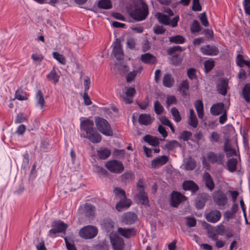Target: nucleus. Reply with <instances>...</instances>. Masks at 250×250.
I'll return each instance as SVG.
<instances>
[{
  "label": "nucleus",
  "mask_w": 250,
  "mask_h": 250,
  "mask_svg": "<svg viewBox=\"0 0 250 250\" xmlns=\"http://www.w3.org/2000/svg\"><path fill=\"white\" fill-rule=\"evenodd\" d=\"M224 150L229 156L236 155L237 153L236 150L234 148H232L228 142H226L225 144Z\"/></svg>",
  "instance_id": "40"
},
{
  "label": "nucleus",
  "mask_w": 250,
  "mask_h": 250,
  "mask_svg": "<svg viewBox=\"0 0 250 250\" xmlns=\"http://www.w3.org/2000/svg\"><path fill=\"white\" fill-rule=\"evenodd\" d=\"M192 134L190 132L188 131H184L182 132L179 137V139L183 141H188L191 137Z\"/></svg>",
  "instance_id": "49"
},
{
  "label": "nucleus",
  "mask_w": 250,
  "mask_h": 250,
  "mask_svg": "<svg viewBox=\"0 0 250 250\" xmlns=\"http://www.w3.org/2000/svg\"><path fill=\"white\" fill-rule=\"evenodd\" d=\"M53 57L60 64H65L66 60L64 56L57 52H54L52 54Z\"/></svg>",
  "instance_id": "39"
},
{
  "label": "nucleus",
  "mask_w": 250,
  "mask_h": 250,
  "mask_svg": "<svg viewBox=\"0 0 250 250\" xmlns=\"http://www.w3.org/2000/svg\"><path fill=\"white\" fill-rule=\"evenodd\" d=\"M105 167L111 172L115 174H120L124 170L123 164L120 161L112 160L107 161L105 164Z\"/></svg>",
  "instance_id": "4"
},
{
  "label": "nucleus",
  "mask_w": 250,
  "mask_h": 250,
  "mask_svg": "<svg viewBox=\"0 0 250 250\" xmlns=\"http://www.w3.org/2000/svg\"><path fill=\"white\" fill-rule=\"evenodd\" d=\"M131 204V201L130 199L125 198H121L120 201L116 204V208L119 211H122L125 208H128Z\"/></svg>",
  "instance_id": "18"
},
{
  "label": "nucleus",
  "mask_w": 250,
  "mask_h": 250,
  "mask_svg": "<svg viewBox=\"0 0 250 250\" xmlns=\"http://www.w3.org/2000/svg\"><path fill=\"white\" fill-rule=\"evenodd\" d=\"M136 8L131 12V16L137 21H143L146 18L148 14V7L143 0H135Z\"/></svg>",
  "instance_id": "1"
},
{
  "label": "nucleus",
  "mask_w": 250,
  "mask_h": 250,
  "mask_svg": "<svg viewBox=\"0 0 250 250\" xmlns=\"http://www.w3.org/2000/svg\"><path fill=\"white\" fill-rule=\"evenodd\" d=\"M31 58L34 62H40L42 60L43 57L41 54L36 53L32 55Z\"/></svg>",
  "instance_id": "50"
},
{
  "label": "nucleus",
  "mask_w": 250,
  "mask_h": 250,
  "mask_svg": "<svg viewBox=\"0 0 250 250\" xmlns=\"http://www.w3.org/2000/svg\"><path fill=\"white\" fill-rule=\"evenodd\" d=\"M216 231L217 234L223 235L225 232V226L221 223L217 226Z\"/></svg>",
  "instance_id": "56"
},
{
  "label": "nucleus",
  "mask_w": 250,
  "mask_h": 250,
  "mask_svg": "<svg viewBox=\"0 0 250 250\" xmlns=\"http://www.w3.org/2000/svg\"><path fill=\"white\" fill-rule=\"evenodd\" d=\"M201 30V26L197 21L194 20L190 27V31L192 33L198 32Z\"/></svg>",
  "instance_id": "46"
},
{
  "label": "nucleus",
  "mask_w": 250,
  "mask_h": 250,
  "mask_svg": "<svg viewBox=\"0 0 250 250\" xmlns=\"http://www.w3.org/2000/svg\"><path fill=\"white\" fill-rule=\"evenodd\" d=\"M213 200L219 206L224 207L227 202L228 198L227 195L222 191H218L214 193Z\"/></svg>",
  "instance_id": "8"
},
{
  "label": "nucleus",
  "mask_w": 250,
  "mask_h": 250,
  "mask_svg": "<svg viewBox=\"0 0 250 250\" xmlns=\"http://www.w3.org/2000/svg\"><path fill=\"white\" fill-rule=\"evenodd\" d=\"M26 120V116L22 113H19L17 115L15 122L16 124L21 123Z\"/></svg>",
  "instance_id": "54"
},
{
  "label": "nucleus",
  "mask_w": 250,
  "mask_h": 250,
  "mask_svg": "<svg viewBox=\"0 0 250 250\" xmlns=\"http://www.w3.org/2000/svg\"><path fill=\"white\" fill-rule=\"evenodd\" d=\"M185 199V196L179 192L173 191L171 193L170 204L173 207H177Z\"/></svg>",
  "instance_id": "13"
},
{
  "label": "nucleus",
  "mask_w": 250,
  "mask_h": 250,
  "mask_svg": "<svg viewBox=\"0 0 250 250\" xmlns=\"http://www.w3.org/2000/svg\"><path fill=\"white\" fill-rule=\"evenodd\" d=\"M200 51L204 55L214 56L219 53L218 48L214 45H205L202 46Z\"/></svg>",
  "instance_id": "9"
},
{
  "label": "nucleus",
  "mask_w": 250,
  "mask_h": 250,
  "mask_svg": "<svg viewBox=\"0 0 250 250\" xmlns=\"http://www.w3.org/2000/svg\"><path fill=\"white\" fill-rule=\"evenodd\" d=\"M111 154L110 150L106 148L101 147L97 150V155L101 159H106Z\"/></svg>",
  "instance_id": "28"
},
{
  "label": "nucleus",
  "mask_w": 250,
  "mask_h": 250,
  "mask_svg": "<svg viewBox=\"0 0 250 250\" xmlns=\"http://www.w3.org/2000/svg\"><path fill=\"white\" fill-rule=\"evenodd\" d=\"M53 226L57 229L59 232H64L67 227L66 224L61 221L55 222Z\"/></svg>",
  "instance_id": "37"
},
{
  "label": "nucleus",
  "mask_w": 250,
  "mask_h": 250,
  "mask_svg": "<svg viewBox=\"0 0 250 250\" xmlns=\"http://www.w3.org/2000/svg\"><path fill=\"white\" fill-rule=\"evenodd\" d=\"M60 77V72L58 70L57 71L54 68L47 75V78L49 80L54 83H56L59 82Z\"/></svg>",
  "instance_id": "24"
},
{
  "label": "nucleus",
  "mask_w": 250,
  "mask_h": 250,
  "mask_svg": "<svg viewBox=\"0 0 250 250\" xmlns=\"http://www.w3.org/2000/svg\"><path fill=\"white\" fill-rule=\"evenodd\" d=\"M163 83L165 86L170 87L174 83V80L170 74H167L164 76Z\"/></svg>",
  "instance_id": "32"
},
{
  "label": "nucleus",
  "mask_w": 250,
  "mask_h": 250,
  "mask_svg": "<svg viewBox=\"0 0 250 250\" xmlns=\"http://www.w3.org/2000/svg\"><path fill=\"white\" fill-rule=\"evenodd\" d=\"M192 10L194 11H200L201 10L199 0H193Z\"/></svg>",
  "instance_id": "55"
},
{
  "label": "nucleus",
  "mask_w": 250,
  "mask_h": 250,
  "mask_svg": "<svg viewBox=\"0 0 250 250\" xmlns=\"http://www.w3.org/2000/svg\"><path fill=\"white\" fill-rule=\"evenodd\" d=\"M200 20L202 24L204 26L207 27L208 25V22L205 13L201 14V16L200 17Z\"/></svg>",
  "instance_id": "59"
},
{
  "label": "nucleus",
  "mask_w": 250,
  "mask_h": 250,
  "mask_svg": "<svg viewBox=\"0 0 250 250\" xmlns=\"http://www.w3.org/2000/svg\"><path fill=\"white\" fill-rule=\"evenodd\" d=\"M168 160V158L166 155L158 157L151 162V167L155 168H158L166 164Z\"/></svg>",
  "instance_id": "15"
},
{
  "label": "nucleus",
  "mask_w": 250,
  "mask_h": 250,
  "mask_svg": "<svg viewBox=\"0 0 250 250\" xmlns=\"http://www.w3.org/2000/svg\"><path fill=\"white\" fill-rule=\"evenodd\" d=\"M124 94L119 93V96L125 104H131L132 103V97L136 93L135 89L133 87H129L126 90H123Z\"/></svg>",
  "instance_id": "7"
},
{
  "label": "nucleus",
  "mask_w": 250,
  "mask_h": 250,
  "mask_svg": "<svg viewBox=\"0 0 250 250\" xmlns=\"http://www.w3.org/2000/svg\"><path fill=\"white\" fill-rule=\"evenodd\" d=\"M245 61L243 59V56L238 54L236 58V62L237 64L242 67L245 65Z\"/></svg>",
  "instance_id": "52"
},
{
  "label": "nucleus",
  "mask_w": 250,
  "mask_h": 250,
  "mask_svg": "<svg viewBox=\"0 0 250 250\" xmlns=\"http://www.w3.org/2000/svg\"><path fill=\"white\" fill-rule=\"evenodd\" d=\"M35 100L36 106L42 109L45 105V102L43 94L41 90H38L36 93Z\"/></svg>",
  "instance_id": "17"
},
{
  "label": "nucleus",
  "mask_w": 250,
  "mask_h": 250,
  "mask_svg": "<svg viewBox=\"0 0 250 250\" xmlns=\"http://www.w3.org/2000/svg\"><path fill=\"white\" fill-rule=\"evenodd\" d=\"M224 110V104L223 103H219L213 104L210 108L211 114L218 115L222 113Z\"/></svg>",
  "instance_id": "23"
},
{
  "label": "nucleus",
  "mask_w": 250,
  "mask_h": 250,
  "mask_svg": "<svg viewBox=\"0 0 250 250\" xmlns=\"http://www.w3.org/2000/svg\"><path fill=\"white\" fill-rule=\"evenodd\" d=\"M203 179L206 187L212 191L214 188V183L209 173L205 172L203 175Z\"/></svg>",
  "instance_id": "20"
},
{
  "label": "nucleus",
  "mask_w": 250,
  "mask_h": 250,
  "mask_svg": "<svg viewBox=\"0 0 250 250\" xmlns=\"http://www.w3.org/2000/svg\"><path fill=\"white\" fill-rule=\"evenodd\" d=\"M144 140L153 146H156L158 144V140L151 136H146Z\"/></svg>",
  "instance_id": "45"
},
{
  "label": "nucleus",
  "mask_w": 250,
  "mask_h": 250,
  "mask_svg": "<svg viewBox=\"0 0 250 250\" xmlns=\"http://www.w3.org/2000/svg\"><path fill=\"white\" fill-rule=\"evenodd\" d=\"M118 232L122 236L127 238L134 236L136 233V230L134 228L126 229L118 228Z\"/></svg>",
  "instance_id": "16"
},
{
  "label": "nucleus",
  "mask_w": 250,
  "mask_h": 250,
  "mask_svg": "<svg viewBox=\"0 0 250 250\" xmlns=\"http://www.w3.org/2000/svg\"><path fill=\"white\" fill-rule=\"evenodd\" d=\"M195 166V160L191 157L187 159L185 161V167L187 170H192Z\"/></svg>",
  "instance_id": "36"
},
{
  "label": "nucleus",
  "mask_w": 250,
  "mask_h": 250,
  "mask_svg": "<svg viewBox=\"0 0 250 250\" xmlns=\"http://www.w3.org/2000/svg\"><path fill=\"white\" fill-rule=\"evenodd\" d=\"M221 216L222 215L220 211L217 209L211 210L206 214L207 220L212 223L218 222L220 220Z\"/></svg>",
  "instance_id": "10"
},
{
  "label": "nucleus",
  "mask_w": 250,
  "mask_h": 250,
  "mask_svg": "<svg viewBox=\"0 0 250 250\" xmlns=\"http://www.w3.org/2000/svg\"><path fill=\"white\" fill-rule=\"evenodd\" d=\"M84 211L87 216H92L93 215L94 207L90 204H86L84 205Z\"/></svg>",
  "instance_id": "43"
},
{
  "label": "nucleus",
  "mask_w": 250,
  "mask_h": 250,
  "mask_svg": "<svg viewBox=\"0 0 250 250\" xmlns=\"http://www.w3.org/2000/svg\"><path fill=\"white\" fill-rule=\"evenodd\" d=\"M176 102V99L172 95L168 96L167 99V104L168 106Z\"/></svg>",
  "instance_id": "63"
},
{
  "label": "nucleus",
  "mask_w": 250,
  "mask_h": 250,
  "mask_svg": "<svg viewBox=\"0 0 250 250\" xmlns=\"http://www.w3.org/2000/svg\"><path fill=\"white\" fill-rule=\"evenodd\" d=\"M205 200L204 199L200 200L198 197L196 200V205L198 208H202L205 205Z\"/></svg>",
  "instance_id": "57"
},
{
  "label": "nucleus",
  "mask_w": 250,
  "mask_h": 250,
  "mask_svg": "<svg viewBox=\"0 0 250 250\" xmlns=\"http://www.w3.org/2000/svg\"><path fill=\"white\" fill-rule=\"evenodd\" d=\"M183 189L185 190H191L192 191H196L198 187L192 181H186L183 183Z\"/></svg>",
  "instance_id": "29"
},
{
  "label": "nucleus",
  "mask_w": 250,
  "mask_h": 250,
  "mask_svg": "<svg viewBox=\"0 0 250 250\" xmlns=\"http://www.w3.org/2000/svg\"><path fill=\"white\" fill-rule=\"evenodd\" d=\"M187 224L189 227H194L196 224V220L194 218H187Z\"/></svg>",
  "instance_id": "62"
},
{
  "label": "nucleus",
  "mask_w": 250,
  "mask_h": 250,
  "mask_svg": "<svg viewBox=\"0 0 250 250\" xmlns=\"http://www.w3.org/2000/svg\"><path fill=\"white\" fill-rule=\"evenodd\" d=\"M153 31L156 34H161L165 32V29L163 26L157 25L153 27Z\"/></svg>",
  "instance_id": "58"
},
{
  "label": "nucleus",
  "mask_w": 250,
  "mask_h": 250,
  "mask_svg": "<svg viewBox=\"0 0 250 250\" xmlns=\"http://www.w3.org/2000/svg\"><path fill=\"white\" fill-rule=\"evenodd\" d=\"M188 124L193 128L197 127L198 124V119L193 109L189 110V116L188 120Z\"/></svg>",
  "instance_id": "26"
},
{
  "label": "nucleus",
  "mask_w": 250,
  "mask_h": 250,
  "mask_svg": "<svg viewBox=\"0 0 250 250\" xmlns=\"http://www.w3.org/2000/svg\"><path fill=\"white\" fill-rule=\"evenodd\" d=\"M137 218L136 215L131 212L125 213L122 216V221L126 225H130L135 222Z\"/></svg>",
  "instance_id": "14"
},
{
  "label": "nucleus",
  "mask_w": 250,
  "mask_h": 250,
  "mask_svg": "<svg viewBox=\"0 0 250 250\" xmlns=\"http://www.w3.org/2000/svg\"><path fill=\"white\" fill-rule=\"evenodd\" d=\"M15 98L21 101L27 99L26 94L20 90H18L16 92Z\"/></svg>",
  "instance_id": "48"
},
{
  "label": "nucleus",
  "mask_w": 250,
  "mask_h": 250,
  "mask_svg": "<svg viewBox=\"0 0 250 250\" xmlns=\"http://www.w3.org/2000/svg\"><path fill=\"white\" fill-rule=\"evenodd\" d=\"M115 196L119 198H125V191L119 188H115L114 190Z\"/></svg>",
  "instance_id": "44"
},
{
  "label": "nucleus",
  "mask_w": 250,
  "mask_h": 250,
  "mask_svg": "<svg viewBox=\"0 0 250 250\" xmlns=\"http://www.w3.org/2000/svg\"><path fill=\"white\" fill-rule=\"evenodd\" d=\"M223 158L224 156L222 154L217 155L213 152H209L207 154V158L205 156L202 157V163L206 167L209 166L208 161L212 164L215 163L222 164Z\"/></svg>",
  "instance_id": "3"
},
{
  "label": "nucleus",
  "mask_w": 250,
  "mask_h": 250,
  "mask_svg": "<svg viewBox=\"0 0 250 250\" xmlns=\"http://www.w3.org/2000/svg\"><path fill=\"white\" fill-rule=\"evenodd\" d=\"M228 83L225 80H220L217 83V89L218 92L223 95H225L227 93L228 89Z\"/></svg>",
  "instance_id": "21"
},
{
  "label": "nucleus",
  "mask_w": 250,
  "mask_h": 250,
  "mask_svg": "<svg viewBox=\"0 0 250 250\" xmlns=\"http://www.w3.org/2000/svg\"><path fill=\"white\" fill-rule=\"evenodd\" d=\"M187 74L188 78L191 80H196V70L194 68H190L188 70Z\"/></svg>",
  "instance_id": "53"
},
{
  "label": "nucleus",
  "mask_w": 250,
  "mask_h": 250,
  "mask_svg": "<svg viewBox=\"0 0 250 250\" xmlns=\"http://www.w3.org/2000/svg\"><path fill=\"white\" fill-rule=\"evenodd\" d=\"M98 232L96 227L88 225L82 228L79 231V234L83 238L91 239L97 235Z\"/></svg>",
  "instance_id": "5"
},
{
  "label": "nucleus",
  "mask_w": 250,
  "mask_h": 250,
  "mask_svg": "<svg viewBox=\"0 0 250 250\" xmlns=\"http://www.w3.org/2000/svg\"><path fill=\"white\" fill-rule=\"evenodd\" d=\"M136 75V72L135 71L130 72L126 76V80L127 82L132 81Z\"/></svg>",
  "instance_id": "64"
},
{
  "label": "nucleus",
  "mask_w": 250,
  "mask_h": 250,
  "mask_svg": "<svg viewBox=\"0 0 250 250\" xmlns=\"http://www.w3.org/2000/svg\"><path fill=\"white\" fill-rule=\"evenodd\" d=\"M83 137L88 139L93 143H98L101 142L102 139L101 136L95 131L87 135H83Z\"/></svg>",
  "instance_id": "22"
},
{
  "label": "nucleus",
  "mask_w": 250,
  "mask_h": 250,
  "mask_svg": "<svg viewBox=\"0 0 250 250\" xmlns=\"http://www.w3.org/2000/svg\"><path fill=\"white\" fill-rule=\"evenodd\" d=\"M110 242L114 250H123L125 247L124 240L116 234L110 235Z\"/></svg>",
  "instance_id": "6"
},
{
  "label": "nucleus",
  "mask_w": 250,
  "mask_h": 250,
  "mask_svg": "<svg viewBox=\"0 0 250 250\" xmlns=\"http://www.w3.org/2000/svg\"><path fill=\"white\" fill-rule=\"evenodd\" d=\"M95 123L98 130L106 136L113 134L111 126L108 122L104 119L98 117L95 120Z\"/></svg>",
  "instance_id": "2"
},
{
  "label": "nucleus",
  "mask_w": 250,
  "mask_h": 250,
  "mask_svg": "<svg viewBox=\"0 0 250 250\" xmlns=\"http://www.w3.org/2000/svg\"><path fill=\"white\" fill-rule=\"evenodd\" d=\"M156 16L160 23L165 25H169L170 16L161 13H157Z\"/></svg>",
  "instance_id": "31"
},
{
  "label": "nucleus",
  "mask_w": 250,
  "mask_h": 250,
  "mask_svg": "<svg viewBox=\"0 0 250 250\" xmlns=\"http://www.w3.org/2000/svg\"><path fill=\"white\" fill-rule=\"evenodd\" d=\"M244 98L248 103L250 102V84L247 83L244 87L242 91Z\"/></svg>",
  "instance_id": "34"
},
{
  "label": "nucleus",
  "mask_w": 250,
  "mask_h": 250,
  "mask_svg": "<svg viewBox=\"0 0 250 250\" xmlns=\"http://www.w3.org/2000/svg\"><path fill=\"white\" fill-rule=\"evenodd\" d=\"M215 62L211 59H210L208 60L205 61L204 62L205 71L207 73L209 72L213 68Z\"/></svg>",
  "instance_id": "41"
},
{
  "label": "nucleus",
  "mask_w": 250,
  "mask_h": 250,
  "mask_svg": "<svg viewBox=\"0 0 250 250\" xmlns=\"http://www.w3.org/2000/svg\"><path fill=\"white\" fill-rule=\"evenodd\" d=\"M141 60L143 62L148 64H154L157 61L156 58L150 53L142 55Z\"/></svg>",
  "instance_id": "25"
},
{
  "label": "nucleus",
  "mask_w": 250,
  "mask_h": 250,
  "mask_svg": "<svg viewBox=\"0 0 250 250\" xmlns=\"http://www.w3.org/2000/svg\"><path fill=\"white\" fill-rule=\"evenodd\" d=\"M127 45L128 47L130 49H134L136 45V41L133 38H130L127 40Z\"/></svg>",
  "instance_id": "61"
},
{
  "label": "nucleus",
  "mask_w": 250,
  "mask_h": 250,
  "mask_svg": "<svg viewBox=\"0 0 250 250\" xmlns=\"http://www.w3.org/2000/svg\"><path fill=\"white\" fill-rule=\"evenodd\" d=\"M112 6L110 0H100L98 2V7L102 9H109Z\"/></svg>",
  "instance_id": "35"
},
{
  "label": "nucleus",
  "mask_w": 250,
  "mask_h": 250,
  "mask_svg": "<svg viewBox=\"0 0 250 250\" xmlns=\"http://www.w3.org/2000/svg\"><path fill=\"white\" fill-rule=\"evenodd\" d=\"M136 200L143 205L147 206L148 205L149 200L146 194L144 191L139 192L136 195Z\"/></svg>",
  "instance_id": "27"
},
{
  "label": "nucleus",
  "mask_w": 250,
  "mask_h": 250,
  "mask_svg": "<svg viewBox=\"0 0 250 250\" xmlns=\"http://www.w3.org/2000/svg\"><path fill=\"white\" fill-rule=\"evenodd\" d=\"M154 120V118L149 114H141L139 115L138 121L139 123L145 125H150Z\"/></svg>",
  "instance_id": "19"
},
{
  "label": "nucleus",
  "mask_w": 250,
  "mask_h": 250,
  "mask_svg": "<svg viewBox=\"0 0 250 250\" xmlns=\"http://www.w3.org/2000/svg\"><path fill=\"white\" fill-rule=\"evenodd\" d=\"M114 226V222L110 220H106L104 223V227L107 231L110 232L112 230Z\"/></svg>",
  "instance_id": "51"
},
{
  "label": "nucleus",
  "mask_w": 250,
  "mask_h": 250,
  "mask_svg": "<svg viewBox=\"0 0 250 250\" xmlns=\"http://www.w3.org/2000/svg\"><path fill=\"white\" fill-rule=\"evenodd\" d=\"M90 83H91L90 79L88 77H85L84 80V82H83V84H84V91H85L84 92L88 91V90L89 88V87H90Z\"/></svg>",
  "instance_id": "60"
},
{
  "label": "nucleus",
  "mask_w": 250,
  "mask_h": 250,
  "mask_svg": "<svg viewBox=\"0 0 250 250\" xmlns=\"http://www.w3.org/2000/svg\"><path fill=\"white\" fill-rule=\"evenodd\" d=\"M80 127L82 130L85 132L86 135H87L94 131V122L90 119H86L81 121Z\"/></svg>",
  "instance_id": "11"
},
{
  "label": "nucleus",
  "mask_w": 250,
  "mask_h": 250,
  "mask_svg": "<svg viewBox=\"0 0 250 250\" xmlns=\"http://www.w3.org/2000/svg\"><path fill=\"white\" fill-rule=\"evenodd\" d=\"M112 46L113 47L112 54L115 58L118 60H122L123 58L124 54L120 42L119 41H116L113 42Z\"/></svg>",
  "instance_id": "12"
},
{
  "label": "nucleus",
  "mask_w": 250,
  "mask_h": 250,
  "mask_svg": "<svg viewBox=\"0 0 250 250\" xmlns=\"http://www.w3.org/2000/svg\"><path fill=\"white\" fill-rule=\"evenodd\" d=\"M164 108L161 104L156 101L154 103V110L156 113L158 115H160L163 112Z\"/></svg>",
  "instance_id": "47"
},
{
  "label": "nucleus",
  "mask_w": 250,
  "mask_h": 250,
  "mask_svg": "<svg viewBox=\"0 0 250 250\" xmlns=\"http://www.w3.org/2000/svg\"><path fill=\"white\" fill-rule=\"evenodd\" d=\"M194 105L199 118L200 119H202L204 116V105L202 101L201 100H197L195 102Z\"/></svg>",
  "instance_id": "30"
},
{
  "label": "nucleus",
  "mask_w": 250,
  "mask_h": 250,
  "mask_svg": "<svg viewBox=\"0 0 250 250\" xmlns=\"http://www.w3.org/2000/svg\"><path fill=\"white\" fill-rule=\"evenodd\" d=\"M169 42L177 44H183L185 42V39L181 35H176L169 38Z\"/></svg>",
  "instance_id": "38"
},
{
  "label": "nucleus",
  "mask_w": 250,
  "mask_h": 250,
  "mask_svg": "<svg viewBox=\"0 0 250 250\" xmlns=\"http://www.w3.org/2000/svg\"><path fill=\"white\" fill-rule=\"evenodd\" d=\"M171 113L176 122H179L181 120V117L178 110L176 108H172L171 109Z\"/></svg>",
  "instance_id": "42"
},
{
  "label": "nucleus",
  "mask_w": 250,
  "mask_h": 250,
  "mask_svg": "<svg viewBox=\"0 0 250 250\" xmlns=\"http://www.w3.org/2000/svg\"><path fill=\"white\" fill-rule=\"evenodd\" d=\"M237 160L235 158H231L228 160L227 163V168L230 172H233L236 169Z\"/></svg>",
  "instance_id": "33"
}]
</instances>
